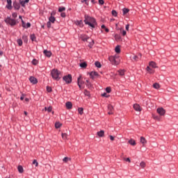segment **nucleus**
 I'll list each match as a JSON object with an SVG mask.
<instances>
[{"instance_id": "nucleus-1", "label": "nucleus", "mask_w": 178, "mask_h": 178, "mask_svg": "<svg viewBox=\"0 0 178 178\" xmlns=\"http://www.w3.org/2000/svg\"><path fill=\"white\" fill-rule=\"evenodd\" d=\"M85 24H88L92 29H95V26H97V21L93 17H91L87 15H85V19H84Z\"/></svg>"}, {"instance_id": "nucleus-2", "label": "nucleus", "mask_w": 178, "mask_h": 178, "mask_svg": "<svg viewBox=\"0 0 178 178\" xmlns=\"http://www.w3.org/2000/svg\"><path fill=\"white\" fill-rule=\"evenodd\" d=\"M51 77L52 79H54V80H60L61 76H60V71L54 69L51 72Z\"/></svg>"}, {"instance_id": "nucleus-3", "label": "nucleus", "mask_w": 178, "mask_h": 178, "mask_svg": "<svg viewBox=\"0 0 178 178\" xmlns=\"http://www.w3.org/2000/svg\"><path fill=\"white\" fill-rule=\"evenodd\" d=\"M56 22V18L55 17L52 16V14L49 17V22L47 23V26L48 29H51L52 27L51 23L54 24Z\"/></svg>"}, {"instance_id": "nucleus-4", "label": "nucleus", "mask_w": 178, "mask_h": 178, "mask_svg": "<svg viewBox=\"0 0 178 178\" xmlns=\"http://www.w3.org/2000/svg\"><path fill=\"white\" fill-rule=\"evenodd\" d=\"M5 22L7 23V24H10V26H16V20L10 18V17H8L5 19Z\"/></svg>"}, {"instance_id": "nucleus-5", "label": "nucleus", "mask_w": 178, "mask_h": 178, "mask_svg": "<svg viewBox=\"0 0 178 178\" xmlns=\"http://www.w3.org/2000/svg\"><path fill=\"white\" fill-rule=\"evenodd\" d=\"M63 79L64 80V81H65V83L70 84V83H72V75L68 74L67 76H63Z\"/></svg>"}, {"instance_id": "nucleus-6", "label": "nucleus", "mask_w": 178, "mask_h": 178, "mask_svg": "<svg viewBox=\"0 0 178 178\" xmlns=\"http://www.w3.org/2000/svg\"><path fill=\"white\" fill-rule=\"evenodd\" d=\"M157 113L159 115H160V116H163L165 113H166V111L165 109H163V108H157Z\"/></svg>"}, {"instance_id": "nucleus-7", "label": "nucleus", "mask_w": 178, "mask_h": 178, "mask_svg": "<svg viewBox=\"0 0 178 178\" xmlns=\"http://www.w3.org/2000/svg\"><path fill=\"white\" fill-rule=\"evenodd\" d=\"M79 38H81V40H82V41H88V40L90 39V37L84 34L80 35Z\"/></svg>"}, {"instance_id": "nucleus-8", "label": "nucleus", "mask_w": 178, "mask_h": 178, "mask_svg": "<svg viewBox=\"0 0 178 178\" xmlns=\"http://www.w3.org/2000/svg\"><path fill=\"white\" fill-rule=\"evenodd\" d=\"M108 114L113 115V106L112 105H108Z\"/></svg>"}, {"instance_id": "nucleus-9", "label": "nucleus", "mask_w": 178, "mask_h": 178, "mask_svg": "<svg viewBox=\"0 0 178 178\" xmlns=\"http://www.w3.org/2000/svg\"><path fill=\"white\" fill-rule=\"evenodd\" d=\"M30 2V0H24V1H22V0H19V3L20 5L24 8L26 6V5H27V3Z\"/></svg>"}, {"instance_id": "nucleus-10", "label": "nucleus", "mask_w": 178, "mask_h": 178, "mask_svg": "<svg viewBox=\"0 0 178 178\" xmlns=\"http://www.w3.org/2000/svg\"><path fill=\"white\" fill-rule=\"evenodd\" d=\"M13 8L15 9V10H19V9H20V3H17V1H14Z\"/></svg>"}, {"instance_id": "nucleus-11", "label": "nucleus", "mask_w": 178, "mask_h": 178, "mask_svg": "<svg viewBox=\"0 0 178 178\" xmlns=\"http://www.w3.org/2000/svg\"><path fill=\"white\" fill-rule=\"evenodd\" d=\"M119 63H120V58H119V57L118 56H115L114 65H119Z\"/></svg>"}, {"instance_id": "nucleus-12", "label": "nucleus", "mask_w": 178, "mask_h": 178, "mask_svg": "<svg viewBox=\"0 0 178 178\" xmlns=\"http://www.w3.org/2000/svg\"><path fill=\"white\" fill-rule=\"evenodd\" d=\"M29 81H31V83H32V84H37V83L38 82V81H37V79H35V77L34 76H31L29 78Z\"/></svg>"}, {"instance_id": "nucleus-13", "label": "nucleus", "mask_w": 178, "mask_h": 178, "mask_svg": "<svg viewBox=\"0 0 178 178\" xmlns=\"http://www.w3.org/2000/svg\"><path fill=\"white\" fill-rule=\"evenodd\" d=\"M134 109H135L136 112H141V107L139 104H134Z\"/></svg>"}, {"instance_id": "nucleus-14", "label": "nucleus", "mask_w": 178, "mask_h": 178, "mask_svg": "<svg viewBox=\"0 0 178 178\" xmlns=\"http://www.w3.org/2000/svg\"><path fill=\"white\" fill-rule=\"evenodd\" d=\"M43 54L45 55V56H47V58H51V56L52 55V53L47 50H44Z\"/></svg>"}, {"instance_id": "nucleus-15", "label": "nucleus", "mask_w": 178, "mask_h": 178, "mask_svg": "<svg viewBox=\"0 0 178 178\" xmlns=\"http://www.w3.org/2000/svg\"><path fill=\"white\" fill-rule=\"evenodd\" d=\"M65 106H66L67 109H72V108H73V104L70 102H67L65 104Z\"/></svg>"}, {"instance_id": "nucleus-16", "label": "nucleus", "mask_w": 178, "mask_h": 178, "mask_svg": "<svg viewBox=\"0 0 178 178\" xmlns=\"http://www.w3.org/2000/svg\"><path fill=\"white\" fill-rule=\"evenodd\" d=\"M90 77H91L92 79H94V77L98 76V72H91L90 73Z\"/></svg>"}, {"instance_id": "nucleus-17", "label": "nucleus", "mask_w": 178, "mask_h": 178, "mask_svg": "<svg viewBox=\"0 0 178 178\" xmlns=\"http://www.w3.org/2000/svg\"><path fill=\"white\" fill-rule=\"evenodd\" d=\"M140 143L143 144V145H145L147 144V140H145V138L141 136L140 137Z\"/></svg>"}, {"instance_id": "nucleus-18", "label": "nucleus", "mask_w": 178, "mask_h": 178, "mask_svg": "<svg viewBox=\"0 0 178 178\" xmlns=\"http://www.w3.org/2000/svg\"><path fill=\"white\" fill-rule=\"evenodd\" d=\"M97 136H99V137H104V136H105V131H104V130L98 131Z\"/></svg>"}, {"instance_id": "nucleus-19", "label": "nucleus", "mask_w": 178, "mask_h": 178, "mask_svg": "<svg viewBox=\"0 0 178 178\" xmlns=\"http://www.w3.org/2000/svg\"><path fill=\"white\" fill-rule=\"evenodd\" d=\"M149 66H151V67H153L154 69L158 67V66H156V63L154 61L149 63Z\"/></svg>"}, {"instance_id": "nucleus-20", "label": "nucleus", "mask_w": 178, "mask_h": 178, "mask_svg": "<svg viewBox=\"0 0 178 178\" xmlns=\"http://www.w3.org/2000/svg\"><path fill=\"white\" fill-rule=\"evenodd\" d=\"M80 79H81V76H79V77H78L77 83H78L79 88H80V90H81L82 88H84L81 86L80 83Z\"/></svg>"}, {"instance_id": "nucleus-21", "label": "nucleus", "mask_w": 178, "mask_h": 178, "mask_svg": "<svg viewBox=\"0 0 178 178\" xmlns=\"http://www.w3.org/2000/svg\"><path fill=\"white\" fill-rule=\"evenodd\" d=\"M110 62H111L112 65L115 63V56H111L108 58Z\"/></svg>"}, {"instance_id": "nucleus-22", "label": "nucleus", "mask_w": 178, "mask_h": 178, "mask_svg": "<svg viewBox=\"0 0 178 178\" xmlns=\"http://www.w3.org/2000/svg\"><path fill=\"white\" fill-rule=\"evenodd\" d=\"M17 169H18L19 173H23V172H24V170L23 169V166L22 165H19L17 167Z\"/></svg>"}, {"instance_id": "nucleus-23", "label": "nucleus", "mask_w": 178, "mask_h": 178, "mask_svg": "<svg viewBox=\"0 0 178 178\" xmlns=\"http://www.w3.org/2000/svg\"><path fill=\"white\" fill-rule=\"evenodd\" d=\"M122 12H123V15L124 16V15H127V13H129V12H130V10L128 8H123Z\"/></svg>"}, {"instance_id": "nucleus-24", "label": "nucleus", "mask_w": 178, "mask_h": 178, "mask_svg": "<svg viewBox=\"0 0 178 178\" xmlns=\"http://www.w3.org/2000/svg\"><path fill=\"white\" fill-rule=\"evenodd\" d=\"M79 66L81 67H83V69H86V67H87V63L84 62V63H81L79 64Z\"/></svg>"}, {"instance_id": "nucleus-25", "label": "nucleus", "mask_w": 178, "mask_h": 178, "mask_svg": "<svg viewBox=\"0 0 178 178\" xmlns=\"http://www.w3.org/2000/svg\"><path fill=\"white\" fill-rule=\"evenodd\" d=\"M129 144H130V145H136V140H134V139H130L129 140Z\"/></svg>"}, {"instance_id": "nucleus-26", "label": "nucleus", "mask_w": 178, "mask_h": 178, "mask_svg": "<svg viewBox=\"0 0 178 178\" xmlns=\"http://www.w3.org/2000/svg\"><path fill=\"white\" fill-rule=\"evenodd\" d=\"M153 87L154 88H156V90H158L161 88V86L159 85V83H155L153 84Z\"/></svg>"}, {"instance_id": "nucleus-27", "label": "nucleus", "mask_w": 178, "mask_h": 178, "mask_svg": "<svg viewBox=\"0 0 178 178\" xmlns=\"http://www.w3.org/2000/svg\"><path fill=\"white\" fill-rule=\"evenodd\" d=\"M62 127V124L60 122H56L55 127L56 129H60Z\"/></svg>"}, {"instance_id": "nucleus-28", "label": "nucleus", "mask_w": 178, "mask_h": 178, "mask_svg": "<svg viewBox=\"0 0 178 178\" xmlns=\"http://www.w3.org/2000/svg\"><path fill=\"white\" fill-rule=\"evenodd\" d=\"M63 161L66 163L67 162H69V161H72V159L70 157H65Z\"/></svg>"}, {"instance_id": "nucleus-29", "label": "nucleus", "mask_w": 178, "mask_h": 178, "mask_svg": "<svg viewBox=\"0 0 178 178\" xmlns=\"http://www.w3.org/2000/svg\"><path fill=\"white\" fill-rule=\"evenodd\" d=\"M17 42L19 47H22V45H23V40H22V39H18L17 40Z\"/></svg>"}, {"instance_id": "nucleus-30", "label": "nucleus", "mask_w": 178, "mask_h": 178, "mask_svg": "<svg viewBox=\"0 0 178 178\" xmlns=\"http://www.w3.org/2000/svg\"><path fill=\"white\" fill-rule=\"evenodd\" d=\"M146 70L149 72V73H150V74H152V73H154V70H152V69H151V67H147Z\"/></svg>"}, {"instance_id": "nucleus-31", "label": "nucleus", "mask_w": 178, "mask_h": 178, "mask_svg": "<svg viewBox=\"0 0 178 178\" xmlns=\"http://www.w3.org/2000/svg\"><path fill=\"white\" fill-rule=\"evenodd\" d=\"M62 138L63 140H67V134L65 133L62 134Z\"/></svg>"}, {"instance_id": "nucleus-32", "label": "nucleus", "mask_w": 178, "mask_h": 178, "mask_svg": "<svg viewBox=\"0 0 178 178\" xmlns=\"http://www.w3.org/2000/svg\"><path fill=\"white\" fill-rule=\"evenodd\" d=\"M147 165L145 164V162L144 161H142L140 163V168H142V169H144V168H145Z\"/></svg>"}, {"instance_id": "nucleus-33", "label": "nucleus", "mask_w": 178, "mask_h": 178, "mask_svg": "<svg viewBox=\"0 0 178 178\" xmlns=\"http://www.w3.org/2000/svg\"><path fill=\"white\" fill-rule=\"evenodd\" d=\"M83 111H84V108H78V112H79V115H83Z\"/></svg>"}, {"instance_id": "nucleus-34", "label": "nucleus", "mask_w": 178, "mask_h": 178, "mask_svg": "<svg viewBox=\"0 0 178 178\" xmlns=\"http://www.w3.org/2000/svg\"><path fill=\"white\" fill-rule=\"evenodd\" d=\"M86 84L88 88H91L92 85H91V83H90V81L86 80Z\"/></svg>"}, {"instance_id": "nucleus-35", "label": "nucleus", "mask_w": 178, "mask_h": 178, "mask_svg": "<svg viewBox=\"0 0 178 178\" xmlns=\"http://www.w3.org/2000/svg\"><path fill=\"white\" fill-rule=\"evenodd\" d=\"M44 111H47V112H52V107L49 106V107H45L44 108Z\"/></svg>"}, {"instance_id": "nucleus-36", "label": "nucleus", "mask_w": 178, "mask_h": 178, "mask_svg": "<svg viewBox=\"0 0 178 178\" xmlns=\"http://www.w3.org/2000/svg\"><path fill=\"white\" fill-rule=\"evenodd\" d=\"M115 52L117 54H120V47L119 46H117L115 49Z\"/></svg>"}, {"instance_id": "nucleus-37", "label": "nucleus", "mask_w": 178, "mask_h": 178, "mask_svg": "<svg viewBox=\"0 0 178 178\" xmlns=\"http://www.w3.org/2000/svg\"><path fill=\"white\" fill-rule=\"evenodd\" d=\"M95 65L96 67H101V66H102L101 63H99L98 61H96L95 63Z\"/></svg>"}, {"instance_id": "nucleus-38", "label": "nucleus", "mask_w": 178, "mask_h": 178, "mask_svg": "<svg viewBox=\"0 0 178 178\" xmlns=\"http://www.w3.org/2000/svg\"><path fill=\"white\" fill-rule=\"evenodd\" d=\"M84 95L86 96V97H90V92L87 90H84Z\"/></svg>"}, {"instance_id": "nucleus-39", "label": "nucleus", "mask_w": 178, "mask_h": 178, "mask_svg": "<svg viewBox=\"0 0 178 178\" xmlns=\"http://www.w3.org/2000/svg\"><path fill=\"white\" fill-rule=\"evenodd\" d=\"M123 161H125V162H129V163L131 162L130 158L129 157H123Z\"/></svg>"}, {"instance_id": "nucleus-40", "label": "nucleus", "mask_w": 178, "mask_h": 178, "mask_svg": "<svg viewBox=\"0 0 178 178\" xmlns=\"http://www.w3.org/2000/svg\"><path fill=\"white\" fill-rule=\"evenodd\" d=\"M6 8H7V9H9V10H11L12 4L7 3V5L6 6Z\"/></svg>"}, {"instance_id": "nucleus-41", "label": "nucleus", "mask_w": 178, "mask_h": 178, "mask_svg": "<svg viewBox=\"0 0 178 178\" xmlns=\"http://www.w3.org/2000/svg\"><path fill=\"white\" fill-rule=\"evenodd\" d=\"M112 15H113V16H115V17H116V16H118V12H116V10H113Z\"/></svg>"}, {"instance_id": "nucleus-42", "label": "nucleus", "mask_w": 178, "mask_h": 178, "mask_svg": "<svg viewBox=\"0 0 178 178\" xmlns=\"http://www.w3.org/2000/svg\"><path fill=\"white\" fill-rule=\"evenodd\" d=\"M64 10H66V8L65 7H60L58 9V12H63Z\"/></svg>"}, {"instance_id": "nucleus-43", "label": "nucleus", "mask_w": 178, "mask_h": 178, "mask_svg": "<svg viewBox=\"0 0 178 178\" xmlns=\"http://www.w3.org/2000/svg\"><path fill=\"white\" fill-rule=\"evenodd\" d=\"M120 76H124V70L118 71Z\"/></svg>"}, {"instance_id": "nucleus-44", "label": "nucleus", "mask_w": 178, "mask_h": 178, "mask_svg": "<svg viewBox=\"0 0 178 178\" xmlns=\"http://www.w3.org/2000/svg\"><path fill=\"white\" fill-rule=\"evenodd\" d=\"M32 63H33V65H38V60H37V59H33V60H32Z\"/></svg>"}, {"instance_id": "nucleus-45", "label": "nucleus", "mask_w": 178, "mask_h": 178, "mask_svg": "<svg viewBox=\"0 0 178 178\" xmlns=\"http://www.w3.org/2000/svg\"><path fill=\"white\" fill-rule=\"evenodd\" d=\"M31 40L32 41H35V35H34V34L31 35Z\"/></svg>"}, {"instance_id": "nucleus-46", "label": "nucleus", "mask_w": 178, "mask_h": 178, "mask_svg": "<svg viewBox=\"0 0 178 178\" xmlns=\"http://www.w3.org/2000/svg\"><path fill=\"white\" fill-rule=\"evenodd\" d=\"M47 92H51L52 91V88L49 86H47Z\"/></svg>"}, {"instance_id": "nucleus-47", "label": "nucleus", "mask_w": 178, "mask_h": 178, "mask_svg": "<svg viewBox=\"0 0 178 178\" xmlns=\"http://www.w3.org/2000/svg\"><path fill=\"white\" fill-rule=\"evenodd\" d=\"M33 165H35L36 167L38 166V162L37 160H33Z\"/></svg>"}, {"instance_id": "nucleus-48", "label": "nucleus", "mask_w": 178, "mask_h": 178, "mask_svg": "<svg viewBox=\"0 0 178 178\" xmlns=\"http://www.w3.org/2000/svg\"><path fill=\"white\" fill-rule=\"evenodd\" d=\"M132 59H134V60H138V56L134 55Z\"/></svg>"}, {"instance_id": "nucleus-49", "label": "nucleus", "mask_w": 178, "mask_h": 178, "mask_svg": "<svg viewBox=\"0 0 178 178\" xmlns=\"http://www.w3.org/2000/svg\"><path fill=\"white\" fill-rule=\"evenodd\" d=\"M106 92H108V93L111 92V87H107V88H106Z\"/></svg>"}, {"instance_id": "nucleus-50", "label": "nucleus", "mask_w": 178, "mask_h": 178, "mask_svg": "<svg viewBox=\"0 0 178 178\" xmlns=\"http://www.w3.org/2000/svg\"><path fill=\"white\" fill-rule=\"evenodd\" d=\"M92 45H94V40H92V42H90V44H89L90 48H92Z\"/></svg>"}, {"instance_id": "nucleus-51", "label": "nucleus", "mask_w": 178, "mask_h": 178, "mask_svg": "<svg viewBox=\"0 0 178 178\" xmlns=\"http://www.w3.org/2000/svg\"><path fill=\"white\" fill-rule=\"evenodd\" d=\"M12 16H13V17H14V19H16V17H17V13H13Z\"/></svg>"}, {"instance_id": "nucleus-52", "label": "nucleus", "mask_w": 178, "mask_h": 178, "mask_svg": "<svg viewBox=\"0 0 178 178\" xmlns=\"http://www.w3.org/2000/svg\"><path fill=\"white\" fill-rule=\"evenodd\" d=\"M22 38H23L24 42H27V36L24 35V36L22 37Z\"/></svg>"}, {"instance_id": "nucleus-53", "label": "nucleus", "mask_w": 178, "mask_h": 178, "mask_svg": "<svg viewBox=\"0 0 178 178\" xmlns=\"http://www.w3.org/2000/svg\"><path fill=\"white\" fill-rule=\"evenodd\" d=\"M26 29H29V28H30V27H31V24H30V22H28L27 24H26Z\"/></svg>"}, {"instance_id": "nucleus-54", "label": "nucleus", "mask_w": 178, "mask_h": 178, "mask_svg": "<svg viewBox=\"0 0 178 178\" xmlns=\"http://www.w3.org/2000/svg\"><path fill=\"white\" fill-rule=\"evenodd\" d=\"M60 16H61V17H66V13H62L60 14Z\"/></svg>"}, {"instance_id": "nucleus-55", "label": "nucleus", "mask_w": 178, "mask_h": 178, "mask_svg": "<svg viewBox=\"0 0 178 178\" xmlns=\"http://www.w3.org/2000/svg\"><path fill=\"white\" fill-rule=\"evenodd\" d=\"M120 31H122V35H126V31L120 29Z\"/></svg>"}, {"instance_id": "nucleus-56", "label": "nucleus", "mask_w": 178, "mask_h": 178, "mask_svg": "<svg viewBox=\"0 0 178 178\" xmlns=\"http://www.w3.org/2000/svg\"><path fill=\"white\" fill-rule=\"evenodd\" d=\"M99 5H104V0H99Z\"/></svg>"}, {"instance_id": "nucleus-57", "label": "nucleus", "mask_w": 178, "mask_h": 178, "mask_svg": "<svg viewBox=\"0 0 178 178\" xmlns=\"http://www.w3.org/2000/svg\"><path fill=\"white\" fill-rule=\"evenodd\" d=\"M22 27H24V29H26V23H24V21H22Z\"/></svg>"}, {"instance_id": "nucleus-58", "label": "nucleus", "mask_w": 178, "mask_h": 178, "mask_svg": "<svg viewBox=\"0 0 178 178\" xmlns=\"http://www.w3.org/2000/svg\"><path fill=\"white\" fill-rule=\"evenodd\" d=\"M102 97H106V98H108V94H106V92L103 93Z\"/></svg>"}, {"instance_id": "nucleus-59", "label": "nucleus", "mask_w": 178, "mask_h": 178, "mask_svg": "<svg viewBox=\"0 0 178 178\" xmlns=\"http://www.w3.org/2000/svg\"><path fill=\"white\" fill-rule=\"evenodd\" d=\"M110 140L111 141H113L115 140V137H113V136H110Z\"/></svg>"}, {"instance_id": "nucleus-60", "label": "nucleus", "mask_w": 178, "mask_h": 178, "mask_svg": "<svg viewBox=\"0 0 178 178\" xmlns=\"http://www.w3.org/2000/svg\"><path fill=\"white\" fill-rule=\"evenodd\" d=\"M129 27H130V25H129V24H127V25L126 26L125 29H126V30H127V31H129Z\"/></svg>"}, {"instance_id": "nucleus-61", "label": "nucleus", "mask_w": 178, "mask_h": 178, "mask_svg": "<svg viewBox=\"0 0 178 178\" xmlns=\"http://www.w3.org/2000/svg\"><path fill=\"white\" fill-rule=\"evenodd\" d=\"M7 3L12 4V0H7Z\"/></svg>"}, {"instance_id": "nucleus-62", "label": "nucleus", "mask_w": 178, "mask_h": 178, "mask_svg": "<svg viewBox=\"0 0 178 178\" xmlns=\"http://www.w3.org/2000/svg\"><path fill=\"white\" fill-rule=\"evenodd\" d=\"M106 33H109V29L108 28H104Z\"/></svg>"}, {"instance_id": "nucleus-63", "label": "nucleus", "mask_w": 178, "mask_h": 178, "mask_svg": "<svg viewBox=\"0 0 178 178\" xmlns=\"http://www.w3.org/2000/svg\"><path fill=\"white\" fill-rule=\"evenodd\" d=\"M115 38H116V40H120V36H119V35H115Z\"/></svg>"}, {"instance_id": "nucleus-64", "label": "nucleus", "mask_w": 178, "mask_h": 178, "mask_svg": "<svg viewBox=\"0 0 178 178\" xmlns=\"http://www.w3.org/2000/svg\"><path fill=\"white\" fill-rule=\"evenodd\" d=\"M106 28V26H105V25H102V29H105Z\"/></svg>"}]
</instances>
